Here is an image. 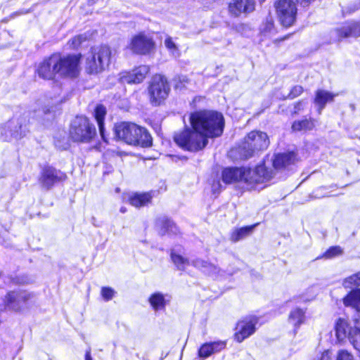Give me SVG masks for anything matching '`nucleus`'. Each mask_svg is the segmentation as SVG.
Wrapping results in <instances>:
<instances>
[{
  "mask_svg": "<svg viewBox=\"0 0 360 360\" xmlns=\"http://www.w3.org/2000/svg\"><path fill=\"white\" fill-rule=\"evenodd\" d=\"M33 295L25 290L8 291L3 300L5 307L15 312H20L25 305L32 298Z\"/></svg>",
  "mask_w": 360,
  "mask_h": 360,
  "instance_id": "14",
  "label": "nucleus"
},
{
  "mask_svg": "<svg viewBox=\"0 0 360 360\" xmlns=\"http://www.w3.org/2000/svg\"><path fill=\"white\" fill-rule=\"evenodd\" d=\"M334 328L338 340H344L346 337L349 338V333L352 331L348 321L343 318L337 319Z\"/></svg>",
  "mask_w": 360,
  "mask_h": 360,
  "instance_id": "29",
  "label": "nucleus"
},
{
  "mask_svg": "<svg viewBox=\"0 0 360 360\" xmlns=\"http://www.w3.org/2000/svg\"><path fill=\"white\" fill-rule=\"evenodd\" d=\"M306 309L300 307L292 309L288 316V321L293 326L294 331L296 333L300 326L303 324L306 319Z\"/></svg>",
  "mask_w": 360,
  "mask_h": 360,
  "instance_id": "27",
  "label": "nucleus"
},
{
  "mask_svg": "<svg viewBox=\"0 0 360 360\" xmlns=\"http://www.w3.org/2000/svg\"><path fill=\"white\" fill-rule=\"evenodd\" d=\"M269 145L266 133L259 130H252L243 138L240 146V156L243 160L252 158L257 152L266 150Z\"/></svg>",
  "mask_w": 360,
  "mask_h": 360,
  "instance_id": "8",
  "label": "nucleus"
},
{
  "mask_svg": "<svg viewBox=\"0 0 360 360\" xmlns=\"http://www.w3.org/2000/svg\"><path fill=\"white\" fill-rule=\"evenodd\" d=\"M148 301L151 308L155 311L165 310L166 306L169 302V300H167L165 295L160 292H155L152 293L149 296Z\"/></svg>",
  "mask_w": 360,
  "mask_h": 360,
  "instance_id": "28",
  "label": "nucleus"
},
{
  "mask_svg": "<svg viewBox=\"0 0 360 360\" xmlns=\"http://www.w3.org/2000/svg\"><path fill=\"white\" fill-rule=\"evenodd\" d=\"M336 39L340 42L348 38L360 37V20L347 21L334 30Z\"/></svg>",
  "mask_w": 360,
  "mask_h": 360,
  "instance_id": "17",
  "label": "nucleus"
},
{
  "mask_svg": "<svg viewBox=\"0 0 360 360\" xmlns=\"http://www.w3.org/2000/svg\"><path fill=\"white\" fill-rule=\"evenodd\" d=\"M171 92L170 83L166 76L154 74L148 83L147 94L150 104L153 107L165 105Z\"/></svg>",
  "mask_w": 360,
  "mask_h": 360,
  "instance_id": "6",
  "label": "nucleus"
},
{
  "mask_svg": "<svg viewBox=\"0 0 360 360\" xmlns=\"http://www.w3.org/2000/svg\"><path fill=\"white\" fill-rule=\"evenodd\" d=\"M259 223H256L252 225L245 226L238 229L233 230L230 234L229 239L232 243H236L245 237L250 236L254 228L259 225Z\"/></svg>",
  "mask_w": 360,
  "mask_h": 360,
  "instance_id": "30",
  "label": "nucleus"
},
{
  "mask_svg": "<svg viewBox=\"0 0 360 360\" xmlns=\"http://www.w3.org/2000/svg\"><path fill=\"white\" fill-rule=\"evenodd\" d=\"M318 121L311 117L304 116L301 119L294 120L291 123V131L293 133H307L316 129Z\"/></svg>",
  "mask_w": 360,
  "mask_h": 360,
  "instance_id": "21",
  "label": "nucleus"
},
{
  "mask_svg": "<svg viewBox=\"0 0 360 360\" xmlns=\"http://www.w3.org/2000/svg\"><path fill=\"white\" fill-rule=\"evenodd\" d=\"M267 26H269V28L273 27H274V22L271 20L268 21L267 22Z\"/></svg>",
  "mask_w": 360,
  "mask_h": 360,
  "instance_id": "45",
  "label": "nucleus"
},
{
  "mask_svg": "<svg viewBox=\"0 0 360 360\" xmlns=\"http://www.w3.org/2000/svg\"><path fill=\"white\" fill-rule=\"evenodd\" d=\"M107 115V109L103 104H97L93 112V117L97 122L98 131L101 139L105 143H108V139L105 133V120Z\"/></svg>",
  "mask_w": 360,
  "mask_h": 360,
  "instance_id": "23",
  "label": "nucleus"
},
{
  "mask_svg": "<svg viewBox=\"0 0 360 360\" xmlns=\"http://www.w3.org/2000/svg\"><path fill=\"white\" fill-rule=\"evenodd\" d=\"M259 318L256 315L245 316L237 321L233 335V340L241 343L255 333Z\"/></svg>",
  "mask_w": 360,
  "mask_h": 360,
  "instance_id": "12",
  "label": "nucleus"
},
{
  "mask_svg": "<svg viewBox=\"0 0 360 360\" xmlns=\"http://www.w3.org/2000/svg\"><path fill=\"white\" fill-rule=\"evenodd\" d=\"M128 49L136 55H150L155 49V43L152 37L140 32L131 37Z\"/></svg>",
  "mask_w": 360,
  "mask_h": 360,
  "instance_id": "13",
  "label": "nucleus"
},
{
  "mask_svg": "<svg viewBox=\"0 0 360 360\" xmlns=\"http://www.w3.org/2000/svg\"><path fill=\"white\" fill-rule=\"evenodd\" d=\"M111 49L105 44L93 46L85 59L84 70L87 75H95L103 72L110 63Z\"/></svg>",
  "mask_w": 360,
  "mask_h": 360,
  "instance_id": "5",
  "label": "nucleus"
},
{
  "mask_svg": "<svg viewBox=\"0 0 360 360\" xmlns=\"http://www.w3.org/2000/svg\"><path fill=\"white\" fill-rule=\"evenodd\" d=\"M98 0H88V4L89 5H94L96 3Z\"/></svg>",
  "mask_w": 360,
  "mask_h": 360,
  "instance_id": "46",
  "label": "nucleus"
},
{
  "mask_svg": "<svg viewBox=\"0 0 360 360\" xmlns=\"http://www.w3.org/2000/svg\"><path fill=\"white\" fill-rule=\"evenodd\" d=\"M306 102L303 99L298 100L293 103V110L291 112L292 116L299 115L305 108Z\"/></svg>",
  "mask_w": 360,
  "mask_h": 360,
  "instance_id": "38",
  "label": "nucleus"
},
{
  "mask_svg": "<svg viewBox=\"0 0 360 360\" xmlns=\"http://www.w3.org/2000/svg\"><path fill=\"white\" fill-rule=\"evenodd\" d=\"M155 226L161 236L179 233V229L174 221L168 217H159L155 219Z\"/></svg>",
  "mask_w": 360,
  "mask_h": 360,
  "instance_id": "24",
  "label": "nucleus"
},
{
  "mask_svg": "<svg viewBox=\"0 0 360 360\" xmlns=\"http://www.w3.org/2000/svg\"><path fill=\"white\" fill-rule=\"evenodd\" d=\"M84 359H85V360H93L91 355V349L90 348H89L87 350H86Z\"/></svg>",
  "mask_w": 360,
  "mask_h": 360,
  "instance_id": "44",
  "label": "nucleus"
},
{
  "mask_svg": "<svg viewBox=\"0 0 360 360\" xmlns=\"http://www.w3.org/2000/svg\"><path fill=\"white\" fill-rule=\"evenodd\" d=\"M189 122L192 129L198 131L208 140L222 135L225 120L222 113L212 110L202 109L191 112Z\"/></svg>",
  "mask_w": 360,
  "mask_h": 360,
  "instance_id": "2",
  "label": "nucleus"
},
{
  "mask_svg": "<svg viewBox=\"0 0 360 360\" xmlns=\"http://www.w3.org/2000/svg\"><path fill=\"white\" fill-rule=\"evenodd\" d=\"M301 161L297 150H287L274 155L271 164L273 170H288Z\"/></svg>",
  "mask_w": 360,
  "mask_h": 360,
  "instance_id": "15",
  "label": "nucleus"
},
{
  "mask_svg": "<svg viewBox=\"0 0 360 360\" xmlns=\"http://www.w3.org/2000/svg\"><path fill=\"white\" fill-rule=\"evenodd\" d=\"M165 45L168 50L175 51L177 49L176 44L170 37H168L165 39Z\"/></svg>",
  "mask_w": 360,
  "mask_h": 360,
  "instance_id": "42",
  "label": "nucleus"
},
{
  "mask_svg": "<svg viewBox=\"0 0 360 360\" xmlns=\"http://www.w3.org/2000/svg\"><path fill=\"white\" fill-rule=\"evenodd\" d=\"M115 293V290L111 287L104 286L101 288V294L105 301L111 300L114 297Z\"/></svg>",
  "mask_w": 360,
  "mask_h": 360,
  "instance_id": "37",
  "label": "nucleus"
},
{
  "mask_svg": "<svg viewBox=\"0 0 360 360\" xmlns=\"http://www.w3.org/2000/svg\"><path fill=\"white\" fill-rule=\"evenodd\" d=\"M345 283H348L349 285L347 287H352L356 286L358 287L360 285V271L357 273L352 274V276H349L346 280Z\"/></svg>",
  "mask_w": 360,
  "mask_h": 360,
  "instance_id": "39",
  "label": "nucleus"
},
{
  "mask_svg": "<svg viewBox=\"0 0 360 360\" xmlns=\"http://www.w3.org/2000/svg\"><path fill=\"white\" fill-rule=\"evenodd\" d=\"M304 91V89L301 85L292 86L288 94L283 98V100H293L301 96Z\"/></svg>",
  "mask_w": 360,
  "mask_h": 360,
  "instance_id": "34",
  "label": "nucleus"
},
{
  "mask_svg": "<svg viewBox=\"0 0 360 360\" xmlns=\"http://www.w3.org/2000/svg\"><path fill=\"white\" fill-rule=\"evenodd\" d=\"M242 174L243 182L252 187L257 185H264L265 187L275 176L274 171L266 165L264 160L261 161L253 168L243 167Z\"/></svg>",
  "mask_w": 360,
  "mask_h": 360,
  "instance_id": "9",
  "label": "nucleus"
},
{
  "mask_svg": "<svg viewBox=\"0 0 360 360\" xmlns=\"http://www.w3.org/2000/svg\"><path fill=\"white\" fill-rule=\"evenodd\" d=\"M255 0H231L228 4L229 14L235 18L247 15L255 9Z\"/></svg>",
  "mask_w": 360,
  "mask_h": 360,
  "instance_id": "18",
  "label": "nucleus"
},
{
  "mask_svg": "<svg viewBox=\"0 0 360 360\" xmlns=\"http://www.w3.org/2000/svg\"><path fill=\"white\" fill-rule=\"evenodd\" d=\"M343 304L345 307H350L360 313V288H356L351 290L343 298ZM360 319H356V323H358Z\"/></svg>",
  "mask_w": 360,
  "mask_h": 360,
  "instance_id": "26",
  "label": "nucleus"
},
{
  "mask_svg": "<svg viewBox=\"0 0 360 360\" xmlns=\"http://www.w3.org/2000/svg\"><path fill=\"white\" fill-rule=\"evenodd\" d=\"M274 8L280 25L289 28L295 25L297 20V2L294 0H276Z\"/></svg>",
  "mask_w": 360,
  "mask_h": 360,
  "instance_id": "11",
  "label": "nucleus"
},
{
  "mask_svg": "<svg viewBox=\"0 0 360 360\" xmlns=\"http://www.w3.org/2000/svg\"><path fill=\"white\" fill-rule=\"evenodd\" d=\"M343 253L342 248L339 245L330 246L322 255L317 257L319 259H330L334 257H338Z\"/></svg>",
  "mask_w": 360,
  "mask_h": 360,
  "instance_id": "32",
  "label": "nucleus"
},
{
  "mask_svg": "<svg viewBox=\"0 0 360 360\" xmlns=\"http://www.w3.org/2000/svg\"><path fill=\"white\" fill-rule=\"evenodd\" d=\"M173 141L182 150L193 153L202 150L208 143V140L191 127H185L176 132L173 136Z\"/></svg>",
  "mask_w": 360,
  "mask_h": 360,
  "instance_id": "7",
  "label": "nucleus"
},
{
  "mask_svg": "<svg viewBox=\"0 0 360 360\" xmlns=\"http://www.w3.org/2000/svg\"><path fill=\"white\" fill-rule=\"evenodd\" d=\"M336 360H354V357L346 349H340L338 352Z\"/></svg>",
  "mask_w": 360,
  "mask_h": 360,
  "instance_id": "40",
  "label": "nucleus"
},
{
  "mask_svg": "<svg viewBox=\"0 0 360 360\" xmlns=\"http://www.w3.org/2000/svg\"><path fill=\"white\" fill-rule=\"evenodd\" d=\"M293 34H294V32H290V33L286 34L285 35H284L283 37H278V38L274 39L272 41V43H273V44H274V46L276 47H279L281 46V42H283V41H285L286 39H290L293 35Z\"/></svg>",
  "mask_w": 360,
  "mask_h": 360,
  "instance_id": "41",
  "label": "nucleus"
},
{
  "mask_svg": "<svg viewBox=\"0 0 360 360\" xmlns=\"http://www.w3.org/2000/svg\"><path fill=\"white\" fill-rule=\"evenodd\" d=\"M221 179L224 183L231 184L243 181L242 167H226L221 171Z\"/></svg>",
  "mask_w": 360,
  "mask_h": 360,
  "instance_id": "25",
  "label": "nucleus"
},
{
  "mask_svg": "<svg viewBox=\"0 0 360 360\" xmlns=\"http://www.w3.org/2000/svg\"><path fill=\"white\" fill-rule=\"evenodd\" d=\"M192 264L197 269H205L209 271H214L216 269V266L214 264L202 259H195L193 261Z\"/></svg>",
  "mask_w": 360,
  "mask_h": 360,
  "instance_id": "36",
  "label": "nucleus"
},
{
  "mask_svg": "<svg viewBox=\"0 0 360 360\" xmlns=\"http://www.w3.org/2000/svg\"><path fill=\"white\" fill-rule=\"evenodd\" d=\"M170 259L176 269L182 271H185L186 266L189 264L188 258L183 257L174 250L170 252Z\"/></svg>",
  "mask_w": 360,
  "mask_h": 360,
  "instance_id": "31",
  "label": "nucleus"
},
{
  "mask_svg": "<svg viewBox=\"0 0 360 360\" xmlns=\"http://www.w3.org/2000/svg\"><path fill=\"white\" fill-rule=\"evenodd\" d=\"M212 193H219L221 189V186L219 179L214 181L212 184Z\"/></svg>",
  "mask_w": 360,
  "mask_h": 360,
  "instance_id": "43",
  "label": "nucleus"
},
{
  "mask_svg": "<svg viewBox=\"0 0 360 360\" xmlns=\"http://www.w3.org/2000/svg\"><path fill=\"white\" fill-rule=\"evenodd\" d=\"M82 59L81 53L63 54L59 51L53 52L36 65L34 74L46 81L75 79L80 75Z\"/></svg>",
  "mask_w": 360,
  "mask_h": 360,
  "instance_id": "1",
  "label": "nucleus"
},
{
  "mask_svg": "<svg viewBox=\"0 0 360 360\" xmlns=\"http://www.w3.org/2000/svg\"><path fill=\"white\" fill-rule=\"evenodd\" d=\"M227 345L226 340L207 342L202 344L198 349V356L202 359H207L215 353L224 350Z\"/></svg>",
  "mask_w": 360,
  "mask_h": 360,
  "instance_id": "19",
  "label": "nucleus"
},
{
  "mask_svg": "<svg viewBox=\"0 0 360 360\" xmlns=\"http://www.w3.org/2000/svg\"><path fill=\"white\" fill-rule=\"evenodd\" d=\"M98 136L95 124L86 115H77L71 121L68 129V139L77 144H89Z\"/></svg>",
  "mask_w": 360,
  "mask_h": 360,
  "instance_id": "4",
  "label": "nucleus"
},
{
  "mask_svg": "<svg viewBox=\"0 0 360 360\" xmlns=\"http://www.w3.org/2000/svg\"><path fill=\"white\" fill-rule=\"evenodd\" d=\"M155 191L134 192L128 196L127 201L133 207L141 208L152 204Z\"/></svg>",
  "mask_w": 360,
  "mask_h": 360,
  "instance_id": "20",
  "label": "nucleus"
},
{
  "mask_svg": "<svg viewBox=\"0 0 360 360\" xmlns=\"http://www.w3.org/2000/svg\"><path fill=\"white\" fill-rule=\"evenodd\" d=\"M115 137L131 146L149 148L153 146V138L146 128L134 122H121L113 128Z\"/></svg>",
  "mask_w": 360,
  "mask_h": 360,
  "instance_id": "3",
  "label": "nucleus"
},
{
  "mask_svg": "<svg viewBox=\"0 0 360 360\" xmlns=\"http://www.w3.org/2000/svg\"><path fill=\"white\" fill-rule=\"evenodd\" d=\"M87 40L86 34H77L68 41V45L70 50H78L82 44Z\"/></svg>",
  "mask_w": 360,
  "mask_h": 360,
  "instance_id": "33",
  "label": "nucleus"
},
{
  "mask_svg": "<svg viewBox=\"0 0 360 360\" xmlns=\"http://www.w3.org/2000/svg\"><path fill=\"white\" fill-rule=\"evenodd\" d=\"M337 96V94L323 89H316L314 92L313 103L317 108L318 113H321V111L325 108L327 103L333 102Z\"/></svg>",
  "mask_w": 360,
  "mask_h": 360,
  "instance_id": "22",
  "label": "nucleus"
},
{
  "mask_svg": "<svg viewBox=\"0 0 360 360\" xmlns=\"http://www.w3.org/2000/svg\"><path fill=\"white\" fill-rule=\"evenodd\" d=\"M353 347L358 351H360V328L355 327L349 333V338Z\"/></svg>",
  "mask_w": 360,
  "mask_h": 360,
  "instance_id": "35",
  "label": "nucleus"
},
{
  "mask_svg": "<svg viewBox=\"0 0 360 360\" xmlns=\"http://www.w3.org/2000/svg\"><path fill=\"white\" fill-rule=\"evenodd\" d=\"M68 179L66 172L46 165L41 167L37 181L42 189L49 191L59 184H63Z\"/></svg>",
  "mask_w": 360,
  "mask_h": 360,
  "instance_id": "10",
  "label": "nucleus"
},
{
  "mask_svg": "<svg viewBox=\"0 0 360 360\" xmlns=\"http://www.w3.org/2000/svg\"><path fill=\"white\" fill-rule=\"evenodd\" d=\"M120 211L122 213H125L127 211V209L125 207H121Z\"/></svg>",
  "mask_w": 360,
  "mask_h": 360,
  "instance_id": "47",
  "label": "nucleus"
},
{
  "mask_svg": "<svg viewBox=\"0 0 360 360\" xmlns=\"http://www.w3.org/2000/svg\"><path fill=\"white\" fill-rule=\"evenodd\" d=\"M150 67L147 65H139L129 70L123 71L120 75V80L128 84L142 83L150 72Z\"/></svg>",
  "mask_w": 360,
  "mask_h": 360,
  "instance_id": "16",
  "label": "nucleus"
}]
</instances>
